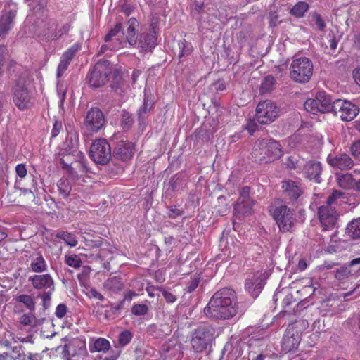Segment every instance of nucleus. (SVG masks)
<instances>
[{"label":"nucleus","instance_id":"obj_1","mask_svg":"<svg viewBox=\"0 0 360 360\" xmlns=\"http://www.w3.org/2000/svg\"><path fill=\"white\" fill-rule=\"evenodd\" d=\"M238 311L236 294L229 288H223L214 292L204 308L206 316L214 319H229Z\"/></svg>","mask_w":360,"mask_h":360},{"label":"nucleus","instance_id":"obj_2","mask_svg":"<svg viewBox=\"0 0 360 360\" xmlns=\"http://www.w3.org/2000/svg\"><path fill=\"white\" fill-rule=\"evenodd\" d=\"M251 155L255 162L266 164L280 158L283 155V150L279 142L273 139H262L255 143Z\"/></svg>","mask_w":360,"mask_h":360},{"label":"nucleus","instance_id":"obj_3","mask_svg":"<svg viewBox=\"0 0 360 360\" xmlns=\"http://www.w3.org/2000/svg\"><path fill=\"white\" fill-rule=\"evenodd\" d=\"M314 72V64L307 57L292 60L290 68V79L296 83L305 84L310 81Z\"/></svg>","mask_w":360,"mask_h":360},{"label":"nucleus","instance_id":"obj_4","mask_svg":"<svg viewBox=\"0 0 360 360\" xmlns=\"http://www.w3.org/2000/svg\"><path fill=\"white\" fill-rule=\"evenodd\" d=\"M112 67L107 60H98L93 67L86 77L88 84L91 88H100L109 80Z\"/></svg>","mask_w":360,"mask_h":360},{"label":"nucleus","instance_id":"obj_5","mask_svg":"<svg viewBox=\"0 0 360 360\" xmlns=\"http://www.w3.org/2000/svg\"><path fill=\"white\" fill-rule=\"evenodd\" d=\"M215 328L211 325H202L194 331L191 344L196 352L205 350L214 338Z\"/></svg>","mask_w":360,"mask_h":360},{"label":"nucleus","instance_id":"obj_6","mask_svg":"<svg viewBox=\"0 0 360 360\" xmlns=\"http://www.w3.org/2000/svg\"><path fill=\"white\" fill-rule=\"evenodd\" d=\"M255 201L250 197V187L243 186L239 189V197L233 206V214L238 219L253 213Z\"/></svg>","mask_w":360,"mask_h":360},{"label":"nucleus","instance_id":"obj_7","mask_svg":"<svg viewBox=\"0 0 360 360\" xmlns=\"http://www.w3.org/2000/svg\"><path fill=\"white\" fill-rule=\"evenodd\" d=\"M256 120L260 124H269L280 115L281 109L271 100L260 101L256 108Z\"/></svg>","mask_w":360,"mask_h":360},{"label":"nucleus","instance_id":"obj_8","mask_svg":"<svg viewBox=\"0 0 360 360\" xmlns=\"http://www.w3.org/2000/svg\"><path fill=\"white\" fill-rule=\"evenodd\" d=\"M90 158L96 163L105 165L112 160L110 143L105 139L94 141L90 148Z\"/></svg>","mask_w":360,"mask_h":360},{"label":"nucleus","instance_id":"obj_9","mask_svg":"<svg viewBox=\"0 0 360 360\" xmlns=\"http://www.w3.org/2000/svg\"><path fill=\"white\" fill-rule=\"evenodd\" d=\"M273 217L280 231L283 233L290 231L296 221L294 210L286 205L276 207L274 210Z\"/></svg>","mask_w":360,"mask_h":360},{"label":"nucleus","instance_id":"obj_10","mask_svg":"<svg viewBox=\"0 0 360 360\" xmlns=\"http://www.w3.org/2000/svg\"><path fill=\"white\" fill-rule=\"evenodd\" d=\"M332 98L324 91H319L316 95V98H308L304 104L307 111L317 114L318 112H329Z\"/></svg>","mask_w":360,"mask_h":360},{"label":"nucleus","instance_id":"obj_11","mask_svg":"<svg viewBox=\"0 0 360 360\" xmlns=\"http://www.w3.org/2000/svg\"><path fill=\"white\" fill-rule=\"evenodd\" d=\"M302 333L297 323L289 324L283 335L281 347L283 351L295 352L300 343Z\"/></svg>","mask_w":360,"mask_h":360},{"label":"nucleus","instance_id":"obj_12","mask_svg":"<svg viewBox=\"0 0 360 360\" xmlns=\"http://www.w3.org/2000/svg\"><path fill=\"white\" fill-rule=\"evenodd\" d=\"M103 112L98 108H92L86 113L84 124L87 130L96 133L105 125Z\"/></svg>","mask_w":360,"mask_h":360},{"label":"nucleus","instance_id":"obj_13","mask_svg":"<svg viewBox=\"0 0 360 360\" xmlns=\"http://www.w3.org/2000/svg\"><path fill=\"white\" fill-rule=\"evenodd\" d=\"M30 100L31 97L25 86V82L20 78L16 81L13 89V102L19 109L23 110L30 106Z\"/></svg>","mask_w":360,"mask_h":360},{"label":"nucleus","instance_id":"obj_14","mask_svg":"<svg viewBox=\"0 0 360 360\" xmlns=\"http://www.w3.org/2000/svg\"><path fill=\"white\" fill-rule=\"evenodd\" d=\"M134 150V145L129 141L121 140L116 143L112 153V161L118 160L122 162L130 160Z\"/></svg>","mask_w":360,"mask_h":360},{"label":"nucleus","instance_id":"obj_15","mask_svg":"<svg viewBox=\"0 0 360 360\" xmlns=\"http://www.w3.org/2000/svg\"><path fill=\"white\" fill-rule=\"evenodd\" d=\"M318 216L323 229L333 228L337 221V211L333 206L323 205L319 207Z\"/></svg>","mask_w":360,"mask_h":360},{"label":"nucleus","instance_id":"obj_16","mask_svg":"<svg viewBox=\"0 0 360 360\" xmlns=\"http://www.w3.org/2000/svg\"><path fill=\"white\" fill-rule=\"evenodd\" d=\"M28 281L31 282L34 289L44 290V291L55 290V283L50 274L34 275L30 276Z\"/></svg>","mask_w":360,"mask_h":360},{"label":"nucleus","instance_id":"obj_17","mask_svg":"<svg viewBox=\"0 0 360 360\" xmlns=\"http://www.w3.org/2000/svg\"><path fill=\"white\" fill-rule=\"evenodd\" d=\"M327 162L333 168L340 170L349 169L354 166V161L346 153H339L335 155L330 154L327 157Z\"/></svg>","mask_w":360,"mask_h":360},{"label":"nucleus","instance_id":"obj_18","mask_svg":"<svg viewBox=\"0 0 360 360\" xmlns=\"http://www.w3.org/2000/svg\"><path fill=\"white\" fill-rule=\"evenodd\" d=\"M360 275V257L352 259L347 266H343L334 271V276L340 281L350 276Z\"/></svg>","mask_w":360,"mask_h":360},{"label":"nucleus","instance_id":"obj_19","mask_svg":"<svg viewBox=\"0 0 360 360\" xmlns=\"http://www.w3.org/2000/svg\"><path fill=\"white\" fill-rule=\"evenodd\" d=\"M266 276L264 274L257 272L251 279H248L245 282L246 290L252 295L253 297H257L264 286Z\"/></svg>","mask_w":360,"mask_h":360},{"label":"nucleus","instance_id":"obj_20","mask_svg":"<svg viewBox=\"0 0 360 360\" xmlns=\"http://www.w3.org/2000/svg\"><path fill=\"white\" fill-rule=\"evenodd\" d=\"M302 172L304 177L314 181L316 183H321V174L322 172V166L320 162L309 161L303 167Z\"/></svg>","mask_w":360,"mask_h":360},{"label":"nucleus","instance_id":"obj_21","mask_svg":"<svg viewBox=\"0 0 360 360\" xmlns=\"http://www.w3.org/2000/svg\"><path fill=\"white\" fill-rule=\"evenodd\" d=\"M152 30L148 33L141 34L137 43L141 51H151L157 45V35L155 30V23L151 24Z\"/></svg>","mask_w":360,"mask_h":360},{"label":"nucleus","instance_id":"obj_22","mask_svg":"<svg viewBox=\"0 0 360 360\" xmlns=\"http://www.w3.org/2000/svg\"><path fill=\"white\" fill-rule=\"evenodd\" d=\"M16 10H5L0 18V39H4L13 27Z\"/></svg>","mask_w":360,"mask_h":360},{"label":"nucleus","instance_id":"obj_23","mask_svg":"<svg viewBox=\"0 0 360 360\" xmlns=\"http://www.w3.org/2000/svg\"><path fill=\"white\" fill-rule=\"evenodd\" d=\"M64 355L68 354L69 356H82L86 354V343L79 340H75L68 345L64 346L63 351Z\"/></svg>","mask_w":360,"mask_h":360},{"label":"nucleus","instance_id":"obj_24","mask_svg":"<svg viewBox=\"0 0 360 360\" xmlns=\"http://www.w3.org/2000/svg\"><path fill=\"white\" fill-rule=\"evenodd\" d=\"M282 183L283 192L290 200H296L302 194L300 187L294 181H283Z\"/></svg>","mask_w":360,"mask_h":360},{"label":"nucleus","instance_id":"obj_25","mask_svg":"<svg viewBox=\"0 0 360 360\" xmlns=\"http://www.w3.org/2000/svg\"><path fill=\"white\" fill-rule=\"evenodd\" d=\"M127 25L128 27L126 31V39L130 45L134 46L138 41V34L136 32L138 22L136 18H131L128 20Z\"/></svg>","mask_w":360,"mask_h":360},{"label":"nucleus","instance_id":"obj_26","mask_svg":"<svg viewBox=\"0 0 360 360\" xmlns=\"http://www.w3.org/2000/svg\"><path fill=\"white\" fill-rule=\"evenodd\" d=\"M359 107L349 101H346L340 111V118L343 121L352 120L359 113Z\"/></svg>","mask_w":360,"mask_h":360},{"label":"nucleus","instance_id":"obj_27","mask_svg":"<svg viewBox=\"0 0 360 360\" xmlns=\"http://www.w3.org/2000/svg\"><path fill=\"white\" fill-rule=\"evenodd\" d=\"M48 25H49V27L47 28L48 31H49V32L47 33L48 34V37H47L48 39H53V40L58 39V38L62 37L63 34H68L70 29V25L68 23H66V24L63 25V27L60 29H59L58 31L55 30L51 32L50 31V30L56 26V22L53 20H49L48 22Z\"/></svg>","mask_w":360,"mask_h":360},{"label":"nucleus","instance_id":"obj_28","mask_svg":"<svg viewBox=\"0 0 360 360\" xmlns=\"http://www.w3.org/2000/svg\"><path fill=\"white\" fill-rule=\"evenodd\" d=\"M89 351L93 353L106 352L110 349V345L108 340L103 338H99L96 340H91L89 344Z\"/></svg>","mask_w":360,"mask_h":360},{"label":"nucleus","instance_id":"obj_29","mask_svg":"<svg viewBox=\"0 0 360 360\" xmlns=\"http://www.w3.org/2000/svg\"><path fill=\"white\" fill-rule=\"evenodd\" d=\"M153 105L154 103L153 101L149 100L148 97L145 96L143 103L137 112L138 121L139 124H146V119L148 117L149 112L153 109Z\"/></svg>","mask_w":360,"mask_h":360},{"label":"nucleus","instance_id":"obj_30","mask_svg":"<svg viewBox=\"0 0 360 360\" xmlns=\"http://www.w3.org/2000/svg\"><path fill=\"white\" fill-rule=\"evenodd\" d=\"M103 288L108 291L112 292H118L124 288V283L121 278L113 276L108 278L103 283Z\"/></svg>","mask_w":360,"mask_h":360},{"label":"nucleus","instance_id":"obj_31","mask_svg":"<svg viewBox=\"0 0 360 360\" xmlns=\"http://www.w3.org/2000/svg\"><path fill=\"white\" fill-rule=\"evenodd\" d=\"M30 269L35 273H41L46 271V262L41 253H37L35 257H32Z\"/></svg>","mask_w":360,"mask_h":360},{"label":"nucleus","instance_id":"obj_32","mask_svg":"<svg viewBox=\"0 0 360 360\" xmlns=\"http://www.w3.org/2000/svg\"><path fill=\"white\" fill-rule=\"evenodd\" d=\"M284 293L283 292H277L274 295V301L275 303L278 301V299L283 298L282 300V307L283 308V310L281 311V313H285L288 312V308L289 306L294 302H295V300L293 299V295L292 293H288L285 296Z\"/></svg>","mask_w":360,"mask_h":360},{"label":"nucleus","instance_id":"obj_33","mask_svg":"<svg viewBox=\"0 0 360 360\" xmlns=\"http://www.w3.org/2000/svg\"><path fill=\"white\" fill-rule=\"evenodd\" d=\"M37 356V354H32L31 353H29V354L27 355L24 352L23 347L21 345L13 347L11 354V357L13 360H33V358L36 357Z\"/></svg>","mask_w":360,"mask_h":360},{"label":"nucleus","instance_id":"obj_34","mask_svg":"<svg viewBox=\"0 0 360 360\" xmlns=\"http://www.w3.org/2000/svg\"><path fill=\"white\" fill-rule=\"evenodd\" d=\"M16 302L23 304L25 307L31 312L35 310V302L34 298L29 295L21 294L15 297Z\"/></svg>","mask_w":360,"mask_h":360},{"label":"nucleus","instance_id":"obj_35","mask_svg":"<svg viewBox=\"0 0 360 360\" xmlns=\"http://www.w3.org/2000/svg\"><path fill=\"white\" fill-rule=\"evenodd\" d=\"M338 184L345 189H349L354 186V179L351 174H340L337 175Z\"/></svg>","mask_w":360,"mask_h":360},{"label":"nucleus","instance_id":"obj_36","mask_svg":"<svg viewBox=\"0 0 360 360\" xmlns=\"http://www.w3.org/2000/svg\"><path fill=\"white\" fill-rule=\"evenodd\" d=\"M33 313L34 312L30 311L27 314H22L19 318L20 323L23 326H35L41 324L42 321H44V319L37 320Z\"/></svg>","mask_w":360,"mask_h":360},{"label":"nucleus","instance_id":"obj_37","mask_svg":"<svg viewBox=\"0 0 360 360\" xmlns=\"http://www.w3.org/2000/svg\"><path fill=\"white\" fill-rule=\"evenodd\" d=\"M309 8V5L307 2L299 1L290 9V13L296 18H302Z\"/></svg>","mask_w":360,"mask_h":360},{"label":"nucleus","instance_id":"obj_38","mask_svg":"<svg viewBox=\"0 0 360 360\" xmlns=\"http://www.w3.org/2000/svg\"><path fill=\"white\" fill-rule=\"evenodd\" d=\"M349 236L354 239L360 238V218L352 220L347 226Z\"/></svg>","mask_w":360,"mask_h":360},{"label":"nucleus","instance_id":"obj_39","mask_svg":"<svg viewBox=\"0 0 360 360\" xmlns=\"http://www.w3.org/2000/svg\"><path fill=\"white\" fill-rule=\"evenodd\" d=\"M276 79L272 75L265 77L260 85V92L262 94L271 92L274 89Z\"/></svg>","mask_w":360,"mask_h":360},{"label":"nucleus","instance_id":"obj_40","mask_svg":"<svg viewBox=\"0 0 360 360\" xmlns=\"http://www.w3.org/2000/svg\"><path fill=\"white\" fill-rule=\"evenodd\" d=\"M57 186L58 188L59 193L64 198H67L69 196L72 186L70 182L67 179H61L58 181L57 184Z\"/></svg>","mask_w":360,"mask_h":360},{"label":"nucleus","instance_id":"obj_41","mask_svg":"<svg viewBox=\"0 0 360 360\" xmlns=\"http://www.w3.org/2000/svg\"><path fill=\"white\" fill-rule=\"evenodd\" d=\"M205 6L203 2H195L191 8L193 18L200 21L202 19V14L205 13Z\"/></svg>","mask_w":360,"mask_h":360},{"label":"nucleus","instance_id":"obj_42","mask_svg":"<svg viewBox=\"0 0 360 360\" xmlns=\"http://www.w3.org/2000/svg\"><path fill=\"white\" fill-rule=\"evenodd\" d=\"M56 237L63 240L65 243L70 247H75L77 244V240L75 236L66 231L58 232L56 235Z\"/></svg>","mask_w":360,"mask_h":360},{"label":"nucleus","instance_id":"obj_43","mask_svg":"<svg viewBox=\"0 0 360 360\" xmlns=\"http://www.w3.org/2000/svg\"><path fill=\"white\" fill-rule=\"evenodd\" d=\"M184 183V177L181 175L176 174L169 180V189L172 192L177 191L183 187Z\"/></svg>","mask_w":360,"mask_h":360},{"label":"nucleus","instance_id":"obj_44","mask_svg":"<svg viewBox=\"0 0 360 360\" xmlns=\"http://www.w3.org/2000/svg\"><path fill=\"white\" fill-rule=\"evenodd\" d=\"M346 101L341 99L332 100L329 112H333L334 115L340 117V111H342Z\"/></svg>","mask_w":360,"mask_h":360},{"label":"nucleus","instance_id":"obj_45","mask_svg":"<svg viewBox=\"0 0 360 360\" xmlns=\"http://www.w3.org/2000/svg\"><path fill=\"white\" fill-rule=\"evenodd\" d=\"M134 124V119L131 115L126 111L123 110L122 114L121 126L123 129L129 130Z\"/></svg>","mask_w":360,"mask_h":360},{"label":"nucleus","instance_id":"obj_46","mask_svg":"<svg viewBox=\"0 0 360 360\" xmlns=\"http://www.w3.org/2000/svg\"><path fill=\"white\" fill-rule=\"evenodd\" d=\"M179 46L181 50L179 55L180 58L190 55L193 51V46L191 44L186 41L185 39L181 40L179 43Z\"/></svg>","mask_w":360,"mask_h":360},{"label":"nucleus","instance_id":"obj_47","mask_svg":"<svg viewBox=\"0 0 360 360\" xmlns=\"http://www.w3.org/2000/svg\"><path fill=\"white\" fill-rule=\"evenodd\" d=\"M132 337L133 335L129 330H124L119 334L118 342L122 347L126 346L130 342Z\"/></svg>","mask_w":360,"mask_h":360},{"label":"nucleus","instance_id":"obj_48","mask_svg":"<svg viewBox=\"0 0 360 360\" xmlns=\"http://www.w3.org/2000/svg\"><path fill=\"white\" fill-rule=\"evenodd\" d=\"M79 46L78 44L72 45L70 49H68L61 56V59L64 60H67V62L70 63L76 53L79 51Z\"/></svg>","mask_w":360,"mask_h":360},{"label":"nucleus","instance_id":"obj_49","mask_svg":"<svg viewBox=\"0 0 360 360\" xmlns=\"http://www.w3.org/2000/svg\"><path fill=\"white\" fill-rule=\"evenodd\" d=\"M200 279V275L195 274L193 277H191V280L186 284L185 289L186 292L188 293L193 292L198 286Z\"/></svg>","mask_w":360,"mask_h":360},{"label":"nucleus","instance_id":"obj_50","mask_svg":"<svg viewBox=\"0 0 360 360\" xmlns=\"http://www.w3.org/2000/svg\"><path fill=\"white\" fill-rule=\"evenodd\" d=\"M148 311V307L144 304H134L131 307V313L135 316H144L147 314Z\"/></svg>","mask_w":360,"mask_h":360},{"label":"nucleus","instance_id":"obj_51","mask_svg":"<svg viewBox=\"0 0 360 360\" xmlns=\"http://www.w3.org/2000/svg\"><path fill=\"white\" fill-rule=\"evenodd\" d=\"M312 20L315 22L318 29L321 31H323L326 27V25L323 20L321 15L316 12L311 14Z\"/></svg>","mask_w":360,"mask_h":360},{"label":"nucleus","instance_id":"obj_52","mask_svg":"<svg viewBox=\"0 0 360 360\" xmlns=\"http://www.w3.org/2000/svg\"><path fill=\"white\" fill-rule=\"evenodd\" d=\"M53 291H44L39 297L42 300V306L44 309H48L51 304V297Z\"/></svg>","mask_w":360,"mask_h":360},{"label":"nucleus","instance_id":"obj_53","mask_svg":"<svg viewBox=\"0 0 360 360\" xmlns=\"http://www.w3.org/2000/svg\"><path fill=\"white\" fill-rule=\"evenodd\" d=\"M343 195V193L335 190L327 198L326 204L330 206H333V205H335L337 203V200L340 198L342 195Z\"/></svg>","mask_w":360,"mask_h":360},{"label":"nucleus","instance_id":"obj_54","mask_svg":"<svg viewBox=\"0 0 360 360\" xmlns=\"http://www.w3.org/2000/svg\"><path fill=\"white\" fill-rule=\"evenodd\" d=\"M121 29H122V23L117 22L115 25L114 28H112L109 31V32L105 35V37L104 38L105 41H106V42L110 41L113 37L116 36L121 31Z\"/></svg>","mask_w":360,"mask_h":360},{"label":"nucleus","instance_id":"obj_55","mask_svg":"<svg viewBox=\"0 0 360 360\" xmlns=\"http://www.w3.org/2000/svg\"><path fill=\"white\" fill-rule=\"evenodd\" d=\"M66 264L77 269L81 266V260L76 255H70L66 257Z\"/></svg>","mask_w":360,"mask_h":360},{"label":"nucleus","instance_id":"obj_56","mask_svg":"<svg viewBox=\"0 0 360 360\" xmlns=\"http://www.w3.org/2000/svg\"><path fill=\"white\" fill-rule=\"evenodd\" d=\"M85 245L89 248H98L103 245V240L101 237L96 239H86Z\"/></svg>","mask_w":360,"mask_h":360},{"label":"nucleus","instance_id":"obj_57","mask_svg":"<svg viewBox=\"0 0 360 360\" xmlns=\"http://www.w3.org/2000/svg\"><path fill=\"white\" fill-rule=\"evenodd\" d=\"M34 3L33 10L36 13H43L47 6L48 0H34Z\"/></svg>","mask_w":360,"mask_h":360},{"label":"nucleus","instance_id":"obj_58","mask_svg":"<svg viewBox=\"0 0 360 360\" xmlns=\"http://www.w3.org/2000/svg\"><path fill=\"white\" fill-rule=\"evenodd\" d=\"M70 65L69 62H67V60H64L60 58V63L58 66L57 69V77L60 78L62 77L63 73L65 72V70L68 69V65Z\"/></svg>","mask_w":360,"mask_h":360},{"label":"nucleus","instance_id":"obj_59","mask_svg":"<svg viewBox=\"0 0 360 360\" xmlns=\"http://www.w3.org/2000/svg\"><path fill=\"white\" fill-rule=\"evenodd\" d=\"M169 208L168 216L169 218L175 219L177 217L181 216L184 214V211L177 208L176 205L170 206Z\"/></svg>","mask_w":360,"mask_h":360},{"label":"nucleus","instance_id":"obj_60","mask_svg":"<svg viewBox=\"0 0 360 360\" xmlns=\"http://www.w3.org/2000/svg\"><path fill=\"white\" fill-rule=\"evenodd\" d=\"M68 311V307L65 304H60L56 307L55 314L59 319L63 318Z\"/></svg>","mask_w":360,"mask_h":360},{"label":"nucleus","instance_id":"obj_61","mask_svg":"<svg viewBox=\"0 0 360 360\" xmlns=\"http://www.w3.org/2000/svg\"><path fill=\"white\" fill-rule=\"evenodd\" d=\"M350 151L354 157L360 160V140L352 145Z\"/></svg>","mask_w":360,"mask_h":360},{"label":"nucleus","instance_id":"obj_62","mask_svg":"<svg viewBox=\"0 0 360 360\" xmlns=\"http://www.w3.org/2000/svg\"><path fill=\"white\" fill-rule=\"evenodd\" d=\"M158 289L162 292V296L167 303H173L176 300V296L172 292H168L162 288H159Z\"/></svg>","mask_w":360,"mask_h":360},{"label":"nucleus","instance_id":"obj_63","mask_svg":"<svg viewBox=\"0 0 360 360\" xmlns=\"http://www.w3.org/2000/svg\"><path fill=\"white\" fill-rule=\"evenodd\" d=\"M114 81L111 84L110 86L113 90L117 91V90L120 89V85L121 82V77L120 76L118 71H115L114 72Z\"/></svg>","mask_w":360,"mask_h":360},{"label":"nucleus","instance_id":"obj_64","mask_svg":"<svg viewBox=\"0 0 360 360\" xmlns=\"http://www.w3.org/2000/svg\"><path fill=\"white\" fill-rule=\"evenodd\" d=\"M62 123L60 122L56 121L51 131V138L56 137L62 129Z\"/></svg>","mask_w":360,"mask_h":360}]
</instances>
